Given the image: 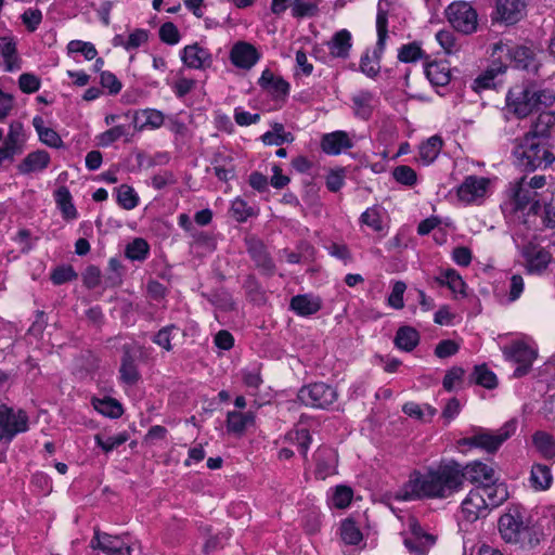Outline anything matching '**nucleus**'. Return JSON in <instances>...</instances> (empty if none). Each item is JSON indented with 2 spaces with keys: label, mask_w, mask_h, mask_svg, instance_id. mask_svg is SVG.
<instances>
[{
  "label": "nucleus",
  "mask_w": 555,
  "mask_h": 555,
  "mask_svg": "<svg viewBox=\"0 0 555 555\" xmlns=\"http://www.w3.org/2000/svg\"><path fill=\"white\" fill-rule=\"evenodd\" d=\"M353 146L348 133L343 130H336L322 137L321 147L327 155H339Z\"/></svg>",
  "instance_id": "nucleus-30"
},
{
  "label": "nucleus",
  "mask_w": 555,
  "mask_h": 555,
  "mask_svg": "<svg viewBox=\"0 0 555 555\" xmlns=\"http://www.w3.org/2000/svg\"><path fill=\"white\" fill-rule=\"evenodd\" d=\"M180 59L184 66L196 70H206L214 64L210 50L198 42L188 44L181 49Z\"/></svg>",
  "instance_id": "nucleus-21"
},
{
  "label": "nucleus",
  "mask_w": 555,
  "mask_h": 555,
  "mask_svg": "<svg viewBox=\"0 0 555 555\" xmlns=\"http://www.w3.org/2000/svg\"><path fill=\"white\" fill-rule=\"evenodd\" d=\"M554 101L555 93L553 90L541 89L532 85H517L506 95L507 108L519 118L528 116L533 111L547 107Z\"/></svg>",
  "instance_id": "nucleus-5"
},
{
  "label": "nucleus",
  "mask_w": 555,
  "mask_h": 555,
  "mask_svg": "<svg viewBox=\"0 0 555 555\" xmlns=\"http://www.w3.org/2000/svg\"><path fill=\"white\" fill-rule=\"evenodd\" d=\"M248 251L258 267L262 268L266 271L273 270L274 264L272 262V259L269 257L264 246L261 243L257 242L250 244L248 247Z\"/></svg>",
  "instance_id": "nucleus-56"
},
{
  "label": "nucleus",
  "mask_w": 555,
  "mask_h": 555,
  "mask_svg": "<svg viewBox=\"0 0 555 555\" xmlns=\"http://www.w3.org/2000/svg\"><path fill=\"white\" fill-rule=\"evenodd\" d=\"M314 475L318 479L324 480L337 474L338 455L331 447H320L313 454Z\"/></svg>",
  "instance_id": "nucleus-23"
},
{
  "label": "nucleus",
  "mask_w": 555,
  "mask_h": 555,
  "mask_svg": "<svg viewBox=\"0 0 555 555\" xmlns=\"http://www.w3.org/2000/svg\"><path fill=\"white\" fill-rule=\"evenodd\" d=\"M192 238V245L195 247H202L208 251L216 249V238L212 233L195 229L190 235Z\"/></svg>",
  "instance_id": "nucleus-60"
},
{
  "label": "nucleus",
  "mask_w": 555,
  "mask_h": 555,
  "mask_svg": "<svg viewBox=\"0 0 555 555\" xmlns=\"http://www.w3.org/2000/svg\"><path fill=\"white\" fill-rule=\"evenodd\" d=\"M385 215V209L378 205L367 207L359 218L360 228L362 230L367 228L370 231L384 236L387 233Z\"/></svg>",
  "instance_id": "nucleus-28"
},
{
  "label": "nucleus",
  "mask_w": 555,
  "mask_h": 555,
  "mask_svg": "<svg viewBox=\"0 0 555 555\" xmlns=\"http://www.w3.org/2000/svg\"><path fill=\"white\" fill-rule=\"evenodd\" d=\"M353 498V491L350 487L345 485L336 486L328 492L327 502L330 507L346 508L349 506Z\"/></svg>",
  "instance_id": "nucleus-48"
},
{
  "label": "nucleus",
  "mask_w": 555,
  "mask_h": 555,
  "mask_svg": "<svg viewBox=\"0 0 555 555\" xmlns=\"http://www.w3.org/2000/svg\"><path fill=\"white\" fill-rule=\"evenodd\" d=\"M529 482L535 491H545L553 483V474L550 465L534 463L531 467Z\"/></svg>",
  "instance_id": "nucleus-40"
},
{
  "label": "nucleus",
  "mask_w": 555,
  "mask_h": 555,
  "mask_svg": "<svg viewBox=\"0 0 555 555\" xmlns=\"http://www.w3.org/2000/svg\"><path fill=\"white\" fill-rule=\"evenodd\" d=\"M513 241L518 249L525 268L530 274H541L552 261V253L542 246L537 233L522 229L521 224L511 225Z\"/></svg>",
  "instance_id": "nucleus-3"
},
{
  "label": "nucleus",
  "mask_w": 555,
  "mask_h": 555,
  "mask_svg": "<svg viewBox=\"0 0 555 555\" xmlns=\"http://www.w3.org/2000/svg\"><path fill=\"white\" fill-rule=\"evenodd\" d=\"M67 52L69 55L80 53L87 61H91L96 57L98 51L93 43L82 40H72L67 44Z\"/></svg>",
  "instance_id": "nucleus-59"
},
{
  "label": "nucleus",
  "mask_w": 555,
  "mask_h": 555,
  "mask_svg": "<svg viewBox=\"0 0 555 555\" xmlns=\"http://www.w3.org/2000/svg\"><path fill=\"white\" fill-rule=\"evenodd\" d=\"M529 132L546 140L555 132V112H541Z\"/></svg>",
  "instance_id": "nucleus-47"
},
{
  "label": "nucleus",
  "mask_w": 555,
  "mask_h": 555,
  "mask_svg": "<svg viewBox=\"0 0 555 555\" xmlns=\"http://www.w3.org/2000/svg\"><path fill=\"white\" fill-rule=\"evenodd\" d=\"M327 48L332 56L337 59L349 57L352 48V36L348 29L336 31L327 42Z\"/></svg>",
  "instance_id": "nucleus-37"
},
{
  "label": "nucleus",
  "mask_w": 555,
  "mask_h": 555,
  "mask_svg": "<svg viewBox=\"0 0 555 555\" xmlns=\"http://www.w3.org/2000/svg\"><path fill=\"white\" fill-rule=\"evenodd\" d=\"M463 487L462 466L454 462H441L427 466L425 469H414L406 482L395 492L399 501L422 499H447L459 492Z\"/></svg>",
  "instance_id": "nucleus-1"
},
{
  "label": "nucleus",
  "mask_w": 555,
  "mask_h": 555,
  "mask_svg": "<svg viewBox=\"0 0 555 555\" xmlns=\"http://www.w3.org/2000/svg\"><path fill=\"white\" fill-rule=\"evenodd\" d=\"M229 59L234 67L249 70L259 62L261 53L250 42L238 40L233 43Z\"/></svg>",
  "instance_id": "nucleus-22"
},
{
  "label": "nucleus",
  "mask_w": 555,
  "mask_h": 555,
  "mask_svg": "<svg viewBox=\"0 0 555 555\" xmlns=\"http://www.w3.org/2000/svg\"><path fill=\"white\" fill-rule=\"evenodd\" d=\"M441 149V138L438 135H433L420 145L417 160L422 165L428 166L438 157Z\"/></svg>",
  "instance_id": "nucleus-45"
},
{
  "label": "nucleus",
  "mask_w": 555,
  "mask_h": 555,
  "mask_svg": "<svg viewBox=\"0 0 555 555\" xmlns=\"http://www.w3.org/2000/svg\"><path fill=\"white\" fill-rule=\"evenodd\" d=\"M150 244L145 238L135 237L126 245L125 256L131 261H145L150 256Z\"/></svg>",
  "instance_id": "nucleus-49"
},
{
  "label": "nucleus",
  "mask_w": 555,
  "mask_h": 555,
  "mask_svg": "<svg viewBox=\"0 0 555 555\" xmlns=\"http://www.w3.org/2000/svg\"><path fill=\"white\" fill-rule=\"evenodd\" d=\"M197 81L192 78L179 73L172 83H170V88L173 94L178 99L185 98L194 88L196 87Z\"/></svg>",
  "instance_id": "nucleus-55"
},
{
  "label": "nucleus",
  "mask_w": 555,
  "mask_h": 555,
  "mask_svg": "<svg viewBox=\"0 0 555 555\" xmlns=\"http://www.w3.org/2000/svg\"><path fill=\"white\" fill-rule=\"evenodd\" d=\"M493 180L470 175L456 188V196L463 205H481L493 193Z\"/></svg>",
  "instance_id": "nucleus-9"
},
{
  "label": "nucleus",
  "mask_w": 555,
  "mask_h": 555,
  "mask_svg": "<svg viewBox=\"0 0 555 555\" xmlns=\"http://www.w3.org/2000/svg\"><path fill=\"white\" fill-rule=\"evenodd\" d=\"M30 428L28 413L16 406L0 404V429L11 443L18 435L25 434Z\"/></svg>",
  "instance_id": "nucleus-14"
},
{
  "label": "nucleus",
  "mask_w": 555,
  "mask_h": 555,
  "mask_svg": "<svg viewBox=\"0 0 555 555\" xmlns=\"http://www.w3.org/2000/svg\"><path fill=\"white\" fill-rule=\"evenodd\" d=\"M91 405L99 414L108 418H119L124 414L122 404L109 396L92 397Z\"/></svg>",
  "instance_id": "nucleus-41"
},
{
  "label": "nucleus",
  "mask_w": 555,
  "mask_h": 555,
  "mask_svg": "<svg viewBox=\"0 0 555 555\" xmlns=\"http://www.w3.org/2000/svg\"><path fill=\"white\" fill-rule=\"evenodd\" d=\"M505 70L506 62L491 57L489 67L474 80V89L479 92L494 87L495 78Z\"/></svg>",
  "instance_id": "nucleus-36"
},
{
  "label": "nucleus",
  "mask_w": 555,
  "mask_h": 555,
  "mask_svg": "<svg viewBox=\"0 0 555 555\" xmlns=\"http://www.w3.org/2000/svg\"><path fill=\"white\" fill-rule=\"evenodd\" d=\"M323 301L313 293L299 294L292 297L289 309L298 317L309 318L317 314L322 308Z\"/></svg>",
  "instance_id": "nucleus-27"
},
{
  "label": "nucleus",
  "mask_w": 555,
  "mask_h": 555,
  "mask_svg": "<svg viewBox=\"0 0 555 555\" xmlns=\"http://www.w3.org/2000/svg\"><path fill=\"white\" fill-rule=\"evenodd\" d=\"M50 163L51 157L47 151L36 150L28 153L17 165V171L23 176H29L31 173L43 171L49 167Z\"/></svg>",
  "instance_id": "nucleus-29"
},
{
  "label": "nucleus",
  "mask_w": 555,
  "mask_h": 555,
  "mask_svg": "<svg viewBox=\"0 0 555 555\" xmlns=\"http://www.w3.org/2000/svg\"><path fill=\"white\" fill-rule=\"evenodd\" d=\"M503 353L506 360L517 365L513 377L519 378L531 370L538 356V348L531 339H519L505 346Z\"/></svg>",
  "instance_id": "nucleus-11"
},
{
  "label": "nucleus",
  "mask_w": 555,
  "mask_h": 555,
  "mask_svg": "<svg viewBox=\"0 0 555 555\" xmlns=\"http://www.w3.org/2000/svg\"><path fill=\"white\" fill-rule=\"evenodd\" d=\"M340 538L347 545L359 546L363 541L360 528L351 519H345L340 525Z\"/></svg>",
  "instance_id": "nucleus-50"
},
{
  "label": "nucleus",
  "mask_w": 555,
  "mask_h": 555,
  "mask_svg": "<svg viewBox=\"0 0 555 555\" xmlns=\"http://www.w3.org/2000/svg\"><path fill=\"white\" fill-rule=\"evenodd\" d=\"M473 380L485 388L492 389L496 386V375L486 365H477L472 375Z\"/></svg>",
  "instance_id": "nucleus-57"
},
{
  "label": "nucleus",
  "mask_w": 555,
  "mask_h": 555,
  "mask_svg": "<svg viewBox=\"0 0 555 555\" xmlns=\"http://www.w3.org/2000/svg\"><path fill=\"white\" fill-rule=\"evenodd\" d=\"M395 346L405 352H411L420 343V333L412 326H401L395 336Z\"/></svg>",
  "instance_id": "nucleus-44"
},
{
  "label": "nucleus",
  "mask_w": 555,
  "mask_h": 555,
  "mask_svg": "<svg viewBox=\"0 0 555 555\" xmlns=\"http://www.w3.org/2000/svg\"><path fill=\"white\" fill-rule=\"evenodd\" d=\"M526 0H496L493 21L513 25L526 14Z\"/></svg>",
  "instance_id": "nucleus-24"
},
{
  "label": "nucleus",
  "mask_w": 555,
  "mask_h": 555,
  "mask_svg": "<svg viewBox=\"0 0 555 555\" xmlns=\"http://www.w3.org/2000/svg\"><path fill=\"white\" fill-rule=\"evenodd\" d=\"M424 72L429 82L436 87H444L451 80L450 65L446 61L429 62Z\"/></svg>",
  "instance_id": "nucleus-38"
},
{
  "label": "nucleus",
  "mask_w": 555,
  "mask_h": 555,
  "mask_svg": "<svg viewBox=\"0 0 555 555\" xmlns=\"http://www.w3.org/2000/svg\"><path fill=\"white\" fill-rule=\"evenodd\" d=\"M424 52L416 42L403 44L398 51V59L403 63H412L421 60Z\"/></svg>",
  "instance_id": "nucleus-64"
},
{
  "label": "nucleus",
  "mask_w": 555,
  "mask_h": 555,
  "mask_svg": "<svg viewBox=\"0 0 555 555\" xmlns=\"http://www.w3.org/2000/svg\"><path fill=\"white\" fill-rule=\"evenodd\" d=\"M401 534L411 555H427V552L436 542L435 537L426 533L412 516H408Z\"/></svg>",
  "instance_id": "nucleus-15"
},
{
  "label": "nucleus",
  "mask_w": 555,
  "mask_h": 555,
  "mask_svg": "<svg viewBox=\"0 0 555 555\" xmlns=\"http://www.w3.org/2000/svg\"><path fill=\"white\" fill-rule=\"evenodd\" d=\"M129 134V127L126 125H117L107 129L106 131L96 135V143L99 146L108 147L114 142L119 140L122 137H127Z\"/></svg>",
  "instance_id": "nucleus-54"
},
{
  "label": "nucleus",
  "mask_w": 555,
  "mask_h": 555,
  "mask_svg": "<svg viewBox=\"0 0 555 555\" xmlns=\"http://www.w3.org/2000/svg\"><path fill=\"white\" fill-rule=\"evenodd\" d=\"M116 197L118 205L126 210L134 209L140 203L138 193L128 184H121L116 189Z\"/></svg>",
  "instance_id": "nucleus-52"
},
{
  "label": "nucleus",
  "mask_w": 555,
  "mask_h": 555,
  "mask_svg": "<svg viewBox=\"0 0 555 555\" xmlns=\"http://www.w3.org/2000/svg\"><path fill=\"white\" fill-rule=\"evenodd\" d=\"M53 198L62 218L66 222L78 219V210L73 202V196L66 186L57 188L53 193Z\"/></svg>",
  "instance_id": "nucleus-34"
},
{
  "label": "nucleus",
  "mask_w": 555,
  "mask_h": 555,
  "mask_svg": "<svg viewBox=\"0 0 555 555\" xmlns=\"http://www.w3.org/2000/svg\"><path fill=\"white\" fill-rule=\"evenodd\" d=\"M119 3V0H96L91 3L100 22L107 27L111 24V12Z\"/></svg>",
  "instance_id": "nucleus-58"
},
{
  "label": "nucleus",
  "mask_w": 555,
  "mask_h": 555,
  "mask_svg": "<svg viewBox=\"0 0 555 555\" xmlns=\"http://www.w3.org/2000/svg\"><path fill=\"white\" fill-rule=\"evenodd\" d=\"M119 377L121 383L128 386L135 385L141 378V374L138 367V357L135 353L128 349L124 351L121 358Z\"/></svg>",
  "instance_id": "nucleus-35"
},
{
  "label": "nucleus",
  "mask_w": 555,
  "mask_h": 555,
  "mask_svg": "<svg viewBox=\"0 0 555 555\" xmlns=\"http://www.w3.org/2000/svg\"><path fill=\"white\" fill-rule=\"evenodd\" d=\"M90 544L105 555H131V538L128 534L111 535L95 531Z\"/></svg>",
  "instance_id": "nucleus-19"
},
{
  "label": "nucleus",
  "mask_w": 555,
  "mask_h": 555,
  "mask_svg": "<svg viewBox=\"0 0 555 555\" xmlns=\"http://www.w3.org/2000/svg\"><path fill=\"white\" fill-rule=\"evenodd\" d=\"M463 480L467 479L473 483H478L477 487L486 486H501L495 483L494 470L491 466L480 462L474 461L462 467Z\"/></svg>",
  "instance_id": "nucleus-25"
},
{
  "label": "nucleus",
  "mask_w": 555,
  "mask_h": 555,
  "mask_svg": "<svg viewBox=\"0 0 555 555\" xmlns=\"http://www.w3.org/2000/svg\"><path fill=\"white\" fill-rule=\"evenodd\" d=\"M285 441L291 446L297 447L298 452L304 457H307L312 437L307 428L296 427L285 435Z\"/></svg>",
  "instance_id": "nucleus-46"
},
{
  "label": "nucleus",
  "mask_w": 555,
  "mask_h": 555,
  "mask_svg": "<svg viewBox=\"0 0 555 555\" xmlns=\"http://www.w3.org/2000/svg\"><path fill=\"white\" fill-rule=\"evenodd\" d=\"M524 291V278L519 274H512L503 286L494 289V296L499 304L509 306L521 297Z\"/></svg>",
  "instance_id": "nucleus-26"
},
{
  "label": "nucleus",
  "mask_w": 555,
  "mask_h": 555,
  "mask_svg": "<svg viewBox=\"0 0 555 555\" xmlns=\"http://www.w3.org/2000/svg\"><path fill=\"white\" fill-rule=\"evenodd\" d=\"M507 496L508 493L504 485L472 489L461 504L459 525L462 527L463 521L472 524L486 517L491 508L500 506Z\"/></svg>",
  "instance_id": "nucleus-2"
},
{
  "label": "nucleus",
  "mask_w": 555,
  "mask_h": 555,
  "mask_svg": "<svg viewBox=\"0 0 555 555\" xmlns=\"http://www.w3.org/2000/svg\"><path fill=\"white\" fill-rule=\"evenodd\" d=\"M27 137L24 126L20 121H13L9 126V131L0 146V166L4 162H12L14 157L24 150Z\"/></svg>",
  "instance_id": "nucleus-20"
},
{
  "label": "nucleus",
  "mask_w": 555,
  "mask_h": 555,
  "mask_svg": "<svg viewBox=\"0 0 555 555\" xmlns=\"http://www.w3.org/2000/svg\"><path fill=\"white\" fill-rule=\"evenodd\" d=\"M352 109L356 117L367 120L374 109V95L370 91H360L352 96Z\"/></svg>",
  "instance_id": "nucleus-42"
},
{
  "label": "nucleus",
  "mask_w": 555,
  "mask_h": 555,
  "mask_svg": "<svg viewBox=\"0 0 555 555\" xmlns=\"http://www.w3.org/2000/svg\"><path fill=\"white\" fill-rule=\"evenodd\" d=\"M229 212L235 221L241 222V223L246 222L248 220V218L256 215V210L254 209V207L248 205V203L240 196L235 197L231 202V207H230Z\"/></svg>",
  "instance_id": "nucleus-53"
},
{
  "label": "nucleus",
  "mask_w": 555,
  "mask_h": 555,
  "mask_svg": "<svg viewBox=\"0 0 555 555\" xmlns=\"http://www.w3.org/2000/svg\"><path fill=\"white\" fill-rule=\"evenodd\" d=\"M491 57L506 62V68L514 66L529 70L535 67L533 51L524 46L499 41L492 47Z\"/></svg>",
  "instance_id": "nucleus-12"
},
{
  "label": "nucleus",
  "mask_w": 555,
  "mask_h": 555,
  "mask_svg": "<svg viewBox=\"0 0 555 555\" xmlns=\"http://www.w3.org/2000/svg\"><path fill=\"white\" fill-rule=\"evenodd\" d=\"M255 423V414L251 411H229L227 413V431L234 436H242L246 429Z\"/></svg>",
  "instance_id": "nucleus-32"
},
{
  "label": "nucleus",
  "mask_w": 555,
  "mask_h": 555,
  "mask_svg": "<svg viewBox=\"0 0 555 555\" xmlns=\"http://www.w3.org/2000/svg\"><path fill=\"white\" fill-rule=\"evenodd\" d=\"M532 444L543 459L555 462V439L552 435L539 430L532 436Z\"/></svg>",
  "instance_id": "nucleus-43"
},
{
  "label": "nucleus",
  "mask_w": 555,
  "mask_h": 555,
  "mask_svg": "<svg viewBox=\"0 0 555 555\" xmlns=\"http://www.w3.org/2000/svg\"><path fill=\"white\" fill-rule=\"evenodd\" d=\"M337 399L335 388L325 383H313L298 391V400L307 406L326 409Z\"/></svg>",
  "instance_id": "nucleus-17"
},
{
  "label": "nucleus",
  "mask_w": 555,
  "mask_h": 555,
  "mask_svg": "<svg viewBox=\"0 0 555 555\" xmlns=\"http://www.w3.org/2000/svg\"><path fill=\"white\" fill-rule=\"evenodd\" d=\"M502 538L508 543H531V528L525 513L519 508L509 509L499 519Z\"/></svg>",
  "instance_id": "nucleus-8"
},
{
  "label": "nucleus",
  "mask_w": 555,
  "mask_h": 555,
  "mask_svg": "<svg viewBox=\"0 0 555 555\" xmlns=\"http://www.w3.org/2000/svg\"><path fill=\"white\" fill-rule=\"evenodd\" d=\"M397 0H379L377 5L376 31L377 42L373 51H366L360 60V70L369 78H375L380 70V59L389 38L388 15L395 10Z\"/></svg>",
  "instance_id": "nucleus-6"
},
{
  "label": "nucleus",
  "mask_w": 555,
  "mask_h": 555,
  "mask_svg": "<svg viewBox=\"0 0 555 555\" xmlns=\"http://www.w3.org/2000/svg\"><path fill=\"white\" fill-rule=\"evenodd\" d=\"M509 225L521 224L524 230L537 233L541 225L555 228V201L552 199L541 208L539 202L532 203L525 210V216L515 222H507Z\"/></svg>",
  "instance_id": "nucleus-13"
},
{
  "label": "nucleus",
  "mask_w": 555,
  "mask_h": 555,
  "mask_svg": "<svg viewBox=\"0 0 555 555\" xmlns=\"http://www.w3.org/2000/svg\"><path fill=\"white\" fill-rule=\"evenodd\" d=\"M244 386L250 395H256L262 384L260 367L257 364L244 367L240 372Z\"/></svg>",
  "instance_id": "nucleus-51"
},
{
  "label": "nucleus",
  "mask_w": 555,
  "mask_h": 555,
  "mask_svg": "<svg viewBox=\"0 0 555 555\" xmlns=\"http://www.w3.org/2000/svg\"><path fill=\"white\" fill-rule=\"evenodd\" d=\"M446 15L451 26L462 34H472L477 29V12L465 1L451 3L446 10Z\"/></svg>",
  "instance_id": "nucleus-16"
},
{
  "label": "nucleus",
  "mask_w": 555,
  "mask_h": 555,
  "mask_svg": "<svg viewBox=\"0 0 555 555\" xmlns=\"http://www.w3.org/2000/svg\"><path fill=\"white\" fill-rule=\"evenodd\" d=\"M165 121V115L156 108H142L134 112L133 125L138 131L159 129Z\"/></svg>",
  "instance_id": "nucleus-31"
},
{
  "label": "nucleus",
  "mask_w": 555,
  "mask_h": 555,
  "mask_svg": "<svg viewBox=\"0 0 555 555\" xmlns=\"http://www.w3.org/2000/svg\"><path fill=\"white\" fill-rule=\"evenodd\" d=\"M392 177L398 183L409 188L417 182L415 170L406 165L397 166L392 171Z\"/></svg>",
  "instance_id": "nucleus-62"
},
{
  "label": "nucleus",
  "mask_w": 555,
  "mask_h": 555,
  "mask_svg": "<svg viewBox=\"0 0 555 555\" xmlns=\"http://www.w3.org/2000/svg\"><path fill=\"white\" fill-rule=\"evenodd\" d=\"M513 155L518 165L527 170L547 167L555 157L546 147V140L527 132L522 138L516 140Z\"/></svg>",
  "instance_id": "nucleus-7"
},
{
  "label": "nucleus",
  "mask_w": 555,
  "mask_h": 555,
  "mask_svg": "<svg viewBox=\"0 0 555 555\" xmlns=\"http://www.w3.org/2000/svg\"><path fill=\"white\" fill-rule=\"evenodd\" d=\"M291 11L293 17L301 18L313 16L318 11V7L312 0H293Z\"/></svg>",
  "instance_id": "nucleus-63"
},
{
  "label": "nucleus",
  "mask_w": 555,
  "mask_h": 555,
  "mask_svg": "<svg viewBox=\"0 0 555 555\" xmlns=\"http://www.w3.org/2000/svg\"><path fill=\"white\" fill-rule=\"evenodd\" d=\"M0 57L7 72H14L21 67L16 41L13 37H0Z\"/></svg>",
  "instance_id": "nucleus-39"
},
{
  "label": "nucleus",
  "mask_w": 555,
  "mask_h": 555,
  "mask_svg": "<svg viewBox=\"0 0 555 555\" xmlns=\"http://www.w3.org/2000/svg\"><path fill=\"white\" fill-rule=\"evenodd\" d=\"M261 90L271 98L274 108H280L287 101L291 85L282 76L275 75L270 69H264L258 79Z\"/></svg>",
  "instance_id": "nucleus-18"
},
{
  "label": "nucleus",
  "mask_w": 555,
  "mask_h": 555,
  "mask_svg": "<svg viewBox=\"0 0 555 555\" xmlns=\"http://www.w3.org/2000/svg\"><path fill=\"white\" fill-rule=\"evenodd\" d=\"M516 426L514 423L505 424L499 431L491 433L482 428L475 430L470 437L462 438L457 441V448L464 451L465 448H480L487 452L496 451L500 446L512 435Z\"/></svg>",
  "instance_id": "nucleus-10"
},
{
  "label": "nucleus",
  "mask_w": 555,
  "mask_h": 555,
  "mask_svg": "<svg viewBox=\"0 0 555 555\" xmlns=\"http://www.w3.org/2000/svg\"><path fill=\"white\" fill-rule=\"evenodd\" d=\"M178 327L173 324L164 326L152 338V341L166 351L172 349L171 340L176 336Z\"/></svg>",
  "instance_id": "nucleus-61"
},
{
  "label": "nucleus",
  "mask_w": 555,
  "mask_h": 555,
  "mask_svg": "<svg viewBox=\"0 0 555 555\" xmlns=\"http://www.w3.org/2000/svg\"><path fill=\"white\" fill-rule=\"evenodd\" d=\"M546 184L544 176H533L529 181L521 178L519 181L511 185L508 198L501 204V210L507 222H515L525 216V210L535 199L537 190L542 189Z\"/></svg>",
  "instance_id": "nucleus-4"
},
{
  "label": "nucleus",
  "mask_w": 555,
  "mask_h": 555,
  "mask_svg": "<svg viewBox=\"0 0 555 555\" xmlns=\"http://www.w3.org/2000/svg\"><path fill=\"white\" fill-rule=\"evenodd\" d=\"M434 281L439 286L448 287L454 295V297L461 296L466 297V283L459 274V272L452 268L442 269L438 275L434 278Z\"/></svg>",
  "instance_id": "nucleus-33"
}]
</instances>
